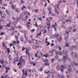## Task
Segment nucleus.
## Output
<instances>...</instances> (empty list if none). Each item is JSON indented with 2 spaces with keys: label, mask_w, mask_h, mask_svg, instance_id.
<instances>
[{
  "label": "nucleus",
  "mask_w": 78,
  "mask_h": 78,
  "mask_svg": "<svg viewBox=\"0 0 78 78\" xmlns=\"http://www.w3.org/2000/svg\"><path fill=\"white\" fill-rule=\"evenodd\" d=\"M11 34L12 35V36H14V32L12 33H11Z\"/></svg>",
  "instance_id": "e2e57ef3"
},
{
  "label": "nucleus",
  "mask_w": 78,
  "mask_h": 78,
  "mask_svg": "<svg viewBox=\"0 0 78 78\" xmlns=\"http://www.w3.org/2000/svg\"><path fill=\"white\" fill-rule=\"evenodd\" d=\"M59 36V35L58 34H57L55 35V37H58Z\"/></svg>",
  "instance_id": "473e14b6"
},
{
  "label": "nucleus",
  "mask_w": 78,
  "mask_h": 78,
  "mask_svg": "<svg viewBox=\"0 0 78 78\" xmlns=\"http://www.w3.org/2000/svg\"><path fill=\"white\" fill-rule=\"evenodd\" d=\"M70 32H68V31H65V33H66V34L67 35V36H69V33Z\"/></svg>",
  "instance_id": "c756f323"
},
{
  "label": "nucleus",
  "mask_w": 78,
  "mask_h": 78,
  "mask_svg": "<svg viewBox=\"0 0 78 78\" xmlns=\"http://www.w3.org/2000/svg\"><path fill=\"white\" fill-rule=\"evenodd\" d=\"M30 64H32V65L33 64H34V62L31 61H30Z\"/></svg>",
  "instance_id": "f704fd0d"
},
{
  "label": "nucleus",
  "mask_w": 78,
  "mask_h": 78,
  "mask_svg": "<svg viewBox=\"0 0 78 78\" xmlns=\"http://www.w3.org/2000/svg\"><path fill=\"white\" fill-rule=\"evenodd\" d=\"M3 27H4V26H2L0 25V30H2V28H3Z\"/></svg>",
  "instance_id": "2f4dec72"
},
{
  "label": "nucleus",
  "mask_w": 78,
  "mask_h": 78,
  "mask_svg": "<svg viewBox=\"0 0 78 78\" xmlns=\"http://www.w3.org/2000/svg\"><path fill=\"white\" fill-rule=\"evenodd\" d=\"M34 25L36 26V27H39V26H37V22H35V24Z\"/></svg>",
  "instance_id": "cd10ccee"
},
{
  "label": "nucleus",
  "mask_w": 78,
  "mask_h": 78,
  "mask_svg": "<svg viewBox=\"0 0 78 78\" xmlns=\"http://www.w3.org/2000/svg\"><path fill=\"white\" fill-rule=\"evenodd\" d=\"M65 47H69V44L68 43H66V44L65 45Z\"/></svg>",
  "instance_id": "c85d7f7f"
},
{
  "label": "nucleus",
  "mask_w": 78,
  "mask_h": 78,
  "mask_svg": "<svg viewBox=\"0 0 78 78\" xmlns=\"http://www.w3.org/2000/svg\"><path fill=\"white\" fill-rule=\"evenodd\" d=\"M56 26H57V24L56 23V22H55V24L52 26V27H54V30H55V31H57L56 29V27H55Z\"/></svg>",
  "instance_id": "39448f33"
},
{
  "label": "nucleus",
  "mask_w": 78,
  "mask_h": 78,
  "mask_svg": "<svg viewBox=\"0 0 78 78\" xmlns=\"http://www.w3.org/2000/svg\"><path fill=\"white\" fill-rule=\"evenodd\" d=\"M38 20H40L41 21V20H42V18L40 17V18H38Z\"/></svg>",
  "instance_id": "4d7b16f0"
},
{
  "label": "nucleus",
  "mask_w": 78,
  "mask_h": 78,
  "mask_svg": "<svg viewBox=\"0 0 78 78\" xmlns=\"http://www.w3.org/2000/svg\"><path fill=\"white\" fill-rule=\"evenodd\" d=\"M5 78H8V75L7 74H6L5 75Z\"/></svg>",
  "instance_id": "13d9d810"
},
{
  "label": "nucleus",
  "mask_w": 78,
  "mask_h": 78,
  "mask_svg": "<svg viewBox=\"0 0 78 78\" xmlns=\"http://www.w3.org/2000/svg\"><path fill=\"white\" fill-rule=\"evenodd\" d=\"M47 3L45 2V4H44V6H47Z\"/></svg>",
  "instance_id": "052dcab7"
},
{
  "label": "nucleus",
  "mask_w": 78,
  "mask_h": 78,
  "mask_svg": "<svg viewBox=\"0 0 78 78\" xmlns=\"http://www.w3.org/2000/svg\"><path fill=\"white\" fill-rule=\"evenodd\" d=\"M57 40L58 41V42H61V41H62V38L61 37H57Z\"/></svg>",
  "instance_id": "0eeeda50"
},
{
  "label": "nucleus",
  "mask_w": 78,
  "mask_h": 78,
  "mask_svg": "<svg viewBox=\"0 0 78 78\" xmlns=\"http://www.w3.org/2000/svg\"><path fill=\"white\" fill-rule=\"evenodd\" d=\"M47 33V30H44V32H43V33H44V34H45V33Z\"/></svg>",
  "instance_id": "a18cd8bd"
},
{
  "label": "nucleus",
  "mask_w": 78,
  "mask_h": 78,
  "mask_svg": "<svg viewBox=\"0 0 78 78\" xmlns=\"http://www.w3.org/2000/svg\"><path fill=\"white\" fill-rule=\"evenodd\" d=\"M0 15L1 16V17H2V18H5V16H2V14H0Z\"/></svg>",
  "instance_id": "79ce46f5"
},
{
  "label": "nucleus",
  "mask_w": 78,
  "mask_h": 78,
  "mask_svg": "<svg viewBox=\"0 0 78 78\" xmlns=\"http://www.w3.org/2000/svg\"><path fill=\"white\" fill-rule=\"evenodd\" d=\"M31 31H32V32H34L35 31V29H33L31 30Z\"/></svg>",
  "instance_id": "864d4df0"
},
{
  "label": "nucleus",
  "mask_w": 78,
  "mask_h": 78,
  "mask_svg": "<svg viewBox=\"0 0 78 78\" xmlns=\"http://www.w3.org/2000/svg\"><path fill=\"white\" fill-rule=\"evenodd\" d=\"M76 31V29H74L73 30V31L74 33H75Z\"/></svg>",
  "instance_id": "c9c22d12"
},
{
  "label": "nucleus",
  "mask_w": 78,
  "mask_h": 78,
  "mask_svg": "<svg viewBox=\"0 0 78 78\" xmlns=\"http://www.w3.org/2000/svg\"><path fill=\"white\" fill-rule=\"evenodd\" d=\"M26 7L24 5H23L22 6V8H21V10H22V11H23V9L24 8H26Z\"/></svg>",
  "instance_id": "412c9836"
},
{
  "label": "nucleus",
  "mask_w": 78,
  "mask_h": 78,
  "mask_svg": "<svg viewBox=\"0 0 78 78\" xmlns=\"http://www.w3.org/2000/svg\"><path fill=\"white\" fill-rule=\"evenodd\" d=\"M0 61H0L1 64H3V63H4V60H3V61H2L1 60H0Z\"/></svg>",
  "instance_id": "b1692460"
},
{
  "label": "nucleus",
  "mask_w": 78,
  "mask_h": 78,
  "mask_svg": "<svg viewBox=\"0 0 78 78\" xmlns=\"http://www.w3.org/2000/svg\"><path fill=\"white\" fill-rule=\"evenodd\" d=\"M5 69H6L5 73H8V69H7V68H6Z\"/></svg>",
  "instance_id": "a19ab883"
},
{
  "label": "nucleus",
  "mask_w": 78,
  "mask_h": 78,
  "mask_svg": "<svg viewBox=\"0 0 78 78\" xmlns=\"http://www.w3.org/2000/svg\"><path fill=\"white\" fill-rule=\"evenodd\" d=\"M50 28H51V26H48L47 27V28H48V29H50Z\"/></svg>",
  "instance_id": "6e6d98bb"
},
{
  "label": "nucleus",
  "mask_w": 78,
  "mask_h": 78,
  "mask_svg": "<svg viewBox=\"0 0 78 78\" xmlns=\"http://www.w3.org/2000/svg\"><path fill=\"white\" fill-rule=\"evenodd\" d=\"M38 9H36L35 12H36V13H37V12H38Z\"/></svg>",
  "instance_id": "c03bdc74"
},
{
  "label": "nucleus",
  "mask_w": 78,
  "mask_h": 78,
  "mask_svg": "<svg viewBox=\"0 0 78 78\" xmlns=\"http://www.w3.org/2000/svg\"><path fill=\"white\" fill-rule=\"evenodd\" d=\"M48 10L49 11V12L48 13V14H51V9L50 8H48Z\"/></svg>",
  "instance_id": "f8f14e48"
},
{
  "label": "nucleus",
  "mask_w": 78,
  "mask_h": 78,
  "mask_svg": "<svg viewBox=\"0 0 78 78\" xmlns=\"http://www.w3.org/2000/svg\"><path fill=\"white\" fill-rule=\"evenodd\" d=\"M58 48H59V50H61V48L59 46H58Z\"/></svg>",
  "instance_id": "de8ad7c7"
},
{
  "label": "nucleus",
  "mask_w": 78,
  "mask_h": 78,
  "mask_svg": "<svg viewBox=\"0 0 78 78\" xmlns=\"http://www.w3.org/2000/svg\"><path fill=\"white\" fill-rule=\"evenodd\" d=\"M15 10V11H16V12H17L18 13H19V12H20V10H18L17 8H16Z\"/></svg>",
  "instance_id": "f3484780"
},
{
  "label": "nucleus",
  "mask_w": 78,
  "mask_h": 78,
  "mask_svg": "<svg viewBox=\"0 0 78 78\" xmlns=\"http://www.w3.org/2000/svg\"><path fill=\"white\" fill-rule=\"evenodd\" d=\"M43 61L44 62H48V59H46L43 60Z\"/></svg>",
  "instance_id": "a211bd4d"
},
{
  "label": "nucleus",
  "mask_w": 78,
  "mask_h": 78,
  "mask_svg": "<svg viewBox=\"0 0 78 78\" xmlns=\"http://www.w3.org/2000/svg\"><path fill=\"white\" fill-rule=\"evenodd\" d=\"M52 18L50 17L48 19L46 18V20L47 22H48L49 23L47 22V26H50V21L52 20Z\"/></svg>",
  "instance_id": "7ed1b4c3"
},
{
  "label": "nucleus",
  "mask_w": 78,
  "mask_h": 78,
  "mask_svg": "<svg viewBox=\"0 0 78 78\" xmlns=\"http://www.w3.org/2000/svg\"><path fill=\"white\" fill-rule=\"evenodd\" d=\"M49 52L50 53V56H53V53L52 51H50Z\"/></svg>",
  "instance_id": "dca6fc26"
},
{
  "label": "nucleus",
  "mask_w": 78,
  "mask_h": 78,
  "mask_svg": "<svg viewBox=\"0 0 78 78\" xmlns=\"http://www.w3.org/2000/svg\"><path fill=\"white\" fill-rule=\"evenodd\" d=\"M75 55V57H76V58L77 57V54H76V53H73V52H72V53L71 54V55Z\"/></svg>",
  "instance_id": "ddd939ff"
},
{
  "label": "nucleus",
  "mask_w": 78,
  "mask_h": 78,
  "mask_svg": "<svg viewBox=\"0 0 78 78\" xmlns=\"http://www.w3.org/2000/svg\"><path fill=\"white\" fill-rule=\"evenodd\" d=\"M62 52L61 51H59V52H58V55H62Z\"/></svg>",
  "instance_id": "393cba45"
},
{
  "label": "nucleus",
  "mask_w": 78,
  "mask_h": 78,
  "mask_svg": "<svg viewBox=\"0 0 78 78\" xmlns=\"http://www.w3.org/2000/svg\"><path fill=\"white\" fill-rule=\"evenodd\" d=\"M16 62H17V61L14 60L13 62V63H14V64H15Z\"/></svg>",
  "instance_id": "338daca9"
},
{
  "label": "nucleus",
  "mask_w": 78,
  "mask_h": 78,
  "mask_svg": "<svg viewBox=\"0 0 78 78\" xmlns=\"http://www.w3.org/2000/svg\"><path fill=\"white\" fill-rule=\"evenodd\" d=\"M1 35H3L4 34V33H3V32H1Z\"/></svg>",
  "instance_id": "bf43d9fd"
},
{
  "label": "nucleus",
  "mask_w": 78,
  "mask_h": 78,
  "mask_svg": "<svg viewBox=\"0 0 78 78\" xmlns=\"http://www.w3.org/2000/svg\"><path fill=\"white\" fill-rule=\"evenodd\" d=\"M2 46L3 47H4V48H5V49H6V48H7V47H6V45L5 44L4 42L2 43Z\"/></svg>",
  "instance_id": "9b49d317"
},
{
  "label": "nucleus",
  "mask_w": 78,
  "mask_h": 78,
  "mask_svg": "<svg viewBox=\"0 0 78 78\" xmlns=\"http://www.w3.org/2000/svg\"><path fill=\"white\" fill-rule=\"evenodd\" d=\"M66 55H63V58L62 59V61L64 63H65L66 60V57L67 56V54L66 53L65 54Z\"/></svg>",
  "instance_id": "20e7f679"
},
{
  "label": "nucleus",
  "mask_w": 78,
  "mask_h": 78,
  "mask_svg": "<svg viewBox=\"0 0 78 78\" xmlns=\"http://www.w3.org/2000/svg\"><path fill=\"white\" fill-rule=\"evenodd\" d=\"M26 78V76H23L22 77V78Z\"/></svg>",
  "instance_id": "774afa93"
},
{
  "label": "nucleus",
  "mask_w": 78,
  "mask_h": 78,
  "mask_svg": "<svg viewBox=\"0 0 78 78\" xmlns=\"http://www.w3.org/2000/svg\"><path fill=\"white\" fill-rule=\"evenodd\" d=\"M47 44H46V45H47V46L49 45V44H50V43L48 42H47Z\"/></svg>",
  "instance_id": "49530a36"
},
{
  "label": "nucleus",
  "mask_w": 78,
  "mask_h": 78,
  "mask_svg": "<svg viewBox=\"0 0 78 78\" xmlns=\"http://www.w3.org/2000/svg\"><path fill=\"white\" fill-rule=\"evenodd\" d=\"M49 55L48 53H46L45 55H43V56H44L45 58H47L48 56Z\"/></svg>",
  "instance_id": "4468645a"
},
{
  "label": "nucleus",
  "mask_w": 78,
  "mask_h": 78,
  "mask_svg": "<svg viewBox=\"0 0 78 78\" xmlns=\"http://www.w3.org/2000/svg\"><path fill=\"white\" fill-rule=\"evenodd\" d=\"M69 38V37H66V38H65V40L67 41V40L68 39V38Z\"/></svg>",
  "instance_id": "603ef678"
},
{
  "label": "nucleus",
  "mask_w": 78,
  "mask_h": 78,
  "mask_svg": "<svg viewBox=\"0 0 78 78\" xmlns=\"http://www.w3.org/2000/svg\"><path fill=\"white\" fill-rule=\"evenodd\" d=\"M16 7V5L14 4L12 5L11 6L12 9H13V10H14V9L15 10Z\"/></svg>",
  "instance_id": "6e6552de"
},
{
  "label": "nucleus",
  "mask_w": 78,
  "mask_h": 78,
  "mask_svg": "<svg viewBox=\"0 0 78 78\" xmlns=\"http://www.w3.org/2000/svg\"><path fill=\"white\" fill-rule=\"evenodd\" d=\"M69 32H71V31H72V27H69Z\"/></svg>",
  "instance_id": "aec40b11"
},
{
  "label": "nucleus",
  "mask_w": 78,
  "mask_h": 78,
  "mask_svg": "<svg viewBox=\"0 0 78 78\" xmlns=\"http://www.w3.org/2000/svg\"><path fill=\"white\" fill-rule=\"evenodd\" d=\"M28 54L29 59H30V56H31L32 55H31L30 54L29 52H28Z\"/></svg>",
  "instance_id": "5701e85b"
},
{
  "label": "nucleus",
  "mask_w": 78,
  "mask_h": 78,
  "mask_svg": "<svg viewBox=\"0 0 78 78\" xmlns=\"http://www.w3.org/2000/svg\"><path fill=\"white\" fill-rule=\"evenodd\" d=\"M62 2V1L61 0H60L58 2V3H59V4L61 3Z\"/></svg>",
  "instance_id": "0e129e2a"
},
{
  "label": "nucleus",
  "mask_w": 78,
  "mask_h": 78,
  "mask_svg": "<svg viewBox=\"0 0 78 78\" xmlns=\"http://www.w3.org/2000/svg\"><path fill=\"white\" fill-rule=\"evenodd\" d=\"M20 41H23V38L21 37L20 39Z\"/></svg>",
  "instance_id": "e433bc0d"
},
{
  "label": "nucleus",
  "mask_w": 78,
  "mask_h": 78,
  "mask_svg": "<svg viewBox=\"0 0 78 78\" xmlns=\"http://www.w3.org/2000/svg\"><path fill=\"white\" fill-rule=\"evenodd\" d=\"M24 14L25 16H26V15H27L28 14V12H25Z\"/></svg>",
  "instance_id": "ea45409f"
},
{
  "label": "nucleus",
  "mask_w": 78,
  "mask_h": 78,
  "mask_svg": "<svg viewBox=\"0 0 78 78\" xmlns=\"http://www.w3.org/2000/svg\"><path fill=\"white\" fill-rule=\"evenodd\" d=\"M39 71L40 72H42V70H43V68L42 67H41V69L39 70Z\"/></svg>",
  "instance_id": "a878e982"
},
{
  "label": "nucleus",
  "mask_w": 78,
  "mask_h": 78,
  "mask_svg": "<svg viewBox=\"0 0 78 78\" xmlns=\"http://www.w3.org/2000/svg\"><path fill=\"white\" fill-rule=\"evenodd\" d=\"M6 68H7V70H8V71H9V70L10 69V68H9V67H6Z\"/></svg>",
  "instance_id": "680f3d73"
},
{
  "label": "nucleus",
  "mask_w": 78,
  "mask_h": 78,
  "mask_svg": "<svg viewBox=\"0 0 78 78\" xmlns=\"http://www.w3.org/2000/svg\"><path fill=\"white\" fill-rule=\"evenodd\" d=\"M17 28H19V29H21V28H22V26L20 25L19 26V27H17Z\"/></svg>",
  "instance_id": "8fccbe9b"
},
{
  "label": "nucleus",
  "mask_w": 78,
  "mask_h": 78,
  "mask_svg": "<svg viewBox=\"0 0 78 78\" xmlns=\"http://www.w3.org/2000/svg\"><path fill=\"white\" fill-rule=\"evenodd\" d=\"M68 67H69V68L68 69V72H70L72 71V68H70V66L69 65Z\"/></svg>",
  "instance_id": "1a4fd4ad"
},
{
  "label": "nucleus",
  "mask_w": 78,
  "mask_h": 78,
  "mask_svg": "<svg viewBox=\"0 0 78 78\" xmlns=\"http://www.w3.org/2000/svg\"><path fill=\"white\" fill-rule=\"evenodd\" d=\"M19 43H20V41L17 40L16 44H19Z\"/></svg>",
  "instance_id": "37998d69"
},
{
  "label": "nucleus",
  "mask_w": 78,
  "mask_h": 78,
  "mask_svg": "<svg viewBox=\"0 0 78 78\" xmlns=\"http://www.w3.org/2000/svg\"><path fill=\"white\" fill-rule=\"evenodd\" d=\"M23 58V57L22 56L20 57V62L17 64V66H19L20 65L21 66H22V63H23V64H25V60H23L22 59Z\"/></svg>",
  "instance_id": "f257e3e1"
},
{
  "label": "nucleus",
  "mask_w": 78,
  "mask_h": 78,
  "mask_svg": "<svg viewBox=\"0 0 78 78\" xmlns=\"http://www.w3.org/2000/svg\"><path fill=\"white\" fill-rule=\"evenodd\" d=\"M21 20L22 21H25V22H27V20L26 19V20H25V18H22Z\"/></svg>",
  "instance_id": "bb28decb"
},
{
  "label": "nucleus",
  "mask_w": 78,
  "mask_h": 78,
  "mask_svg": "<svg viewBox=\"0 0 78 78\" xmlns=\"http://www.w3.org/2000/svg\"><path fill=\"white\" fill-rule=\"evenodd\" d=\"M74 64L75 65V66H78V63H75L74 62H71V65L72 66V65H73Z\"/></svg>",
  "instance_id": "9d476101"
},
{
  "label": "nucleus",
  "mask_w": 78,
  "mask_h": 78,
  "mask_svg": "<svg viewBox=\"0 0 78 78\" xmlns=\"http://www.w3.org/2000/svg\"><path fill=\"white\" fill-rule=\"evenodd\" d=\"M60 76V75L58 74V76L59 77V78H64V76L63 75L62 76Z\"/></svg>",
  "instance_id": "6ab92c4d"
},
{
  "label": "nucleus",
  "mask_w": 78,
  "mask_h": 78,
  "mask_svg": "<svg viewBox=\"0 0 78 78\" xmlns=\"http://www.w3.org/2000/svg\"><path fill=\"white\" fill-rule=\"evenodd\" d=\"M44 65H45V66H49V64H48V63L46 62V63L44 64Z\"/></svg>",
  "instance_id": "58836bf2"
},
{
  "label": "nucleus",
  "mask_w": 78,
  "mask_h": 78,
  "mask_svg": "<svg viewBox=\"0 0 78 78\" xmlns=\"http://www.w3.org/2000/svg\"><path fill=\"white\" fill-rule=\"evenodd\" d=\"M6 27H10V23H9L8 24L7 23V25H5Z\"/></svg>",
  "instance_id": "2eb2a0df"
},
{
  "label": "nucleus",
  "mask_w": 78,
  "mask_h": 78,
  "mask_svg": "<svg viewBox=\"0 0 78 78\" xmlns=\"http://www.w3.org/2000/svg\"><path fill=\"white\" fill-rule=\"evenodd\" d=\"M37 34L38 36H41V35L42 34V33H41V32L40 33H39L38 34Z\"/></svg>",
  "instance_id": "4c0bfd02"
},
{
  "label": "nucleus",
  "mask_w": 78,
  "mask_h": 78,
  "mask_svg": "<svg viewBox=\"0 0 78 78\" xmlns=\"http://www.w3.org/2000/svg\"><path fill=\"white\" fill-rule=\"evenodd\" d=\"M61 67V70L60 71L62 72L63 73V71H64V66H63L62 65L60 66Z\"/></svg>",
  "instance_id": "423d86ee"
},
{
  "label": "nucleus",
  "mask_w": 78,
  "mask_h": 78,
  "mask_svg": "<svg viewBox=\"0 0 78 78\" xmlns=\"http://www.w3.org/2000/svg\"><path fill=\"white\" fill-rule=\"evenodd\" d=\"M7 51H8V53H9L10 52V49H9V48H7Z\"/></svg>",
  "instance_id": "4be33fe9"
},
{
  "label": "nucleus",
  "mask_w": 78,
  "mask_h": 78,
  "mask_svg": "<svg viewBox=\"0 0 78 78\" xmlns=\"http://www.w3.org/2000/svg\"><path fill=\"white\" fill-rule=\"evenodd\" d=\"M55 61L54 59H51V63H53V61Z\"/></svg>",
  "instance_id": "3c124183"
},
{
  "label": "nucleus",
  "mask_w": 78,
  "mask_h": 78,
  "mask_svg": "<svg viewBox=\"0 0 78 78\" xmlns=\"http://www.w3.org/2000/svg\"><path fill=\"white\" fill-rule=\"evenodd\" d=\"M5 62L6 64H8V62L7 61V60H5Z\"/></svg>",
  "instance_id": "69168bd1"
},
{
  "label": "nucleus",
  "mask_w": 78,
  "mask_h": 78,
  "mask_svg": "<svg viewBox=\"0 0 78 78\" xmlns=\"http://www.w3.org/2000/svg\"><path fill=\"white\" fill-rule=\"evenodd\" d=\"M56 68L58 70H60V67L59 66H57Z\"/></svg>",
  "instance_id": "7c9ffc66"
},
{
  "label": "nucleus",
  "mask_w": 78,
  "mask_h": 78,
  "mask_svg": "<svg viewBox=\"0 0 78 78\" xmlns=\"http://www.w3.org/2000/svg\"><path fill=\"white\" fill-rule=\"evenodd\" d=\"M72 47L73 48H76V46H73Z\"/></svg>",
  "instance_id": "5fc2aeb1"
},
{
  "label": "nucleus",
  "mask_w": 78,
  "mask_h": 78,
  "mask_svg": "<svg viewBox=\"0 0 78 78\" xmlns=\"http://www.w3.org/2000/svg\"><path fill=\"white\" fill-rule=\"evenodd\" d=\"M57 8V9H56ZM55 9L56 10L55 11V13H57V14L58 15L59 13V12L58 11H59V5H57L56 8V7L55 8Z\"/></svg>",
  "instance_id": "f03ea898"
},
{
  "label": "nucleus",
  "mask_w": 78,
  "mask_h": 78,
  "mask_svg": "<svg viewBox=\"0 0 78 78\" xmlns=\"http://www.w3.org/2000/svg\"><path fill=\"white\" fill-rule=\"evenodd\" d=\"M14 37H15V39H16V41H17V40L18 39V37L17 36H15V35L14 36Z\"/></svg>",
  "instance_id": "72a5a7b5"
},
{
  "label": "nucleus",
  "mask_w": 78,
  "mask_h": 78,
  "mask_svg": "<svg viewBox=\"0 0 78 78\" xmlns=\"http://www.w3.org/2000/svg\"><path fill=\"white\" fill-rule=\"evenodd\" d=\"M25 48L24 47H23V46L22 47V51H23V50H25Z\"/></svg>",
  "instance_id": "09e8293b"
}]
</instances>
